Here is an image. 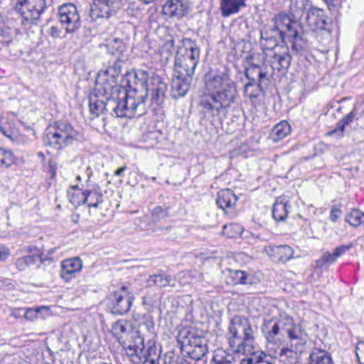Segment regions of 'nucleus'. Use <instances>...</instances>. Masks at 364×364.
<instances>
[{"mask_svg":"<svg viewBox=\"0 0 364 364\" xmlns=\"http://www.w3.org/2000/svg\"><path fill=\"white\" fill-rule=\"evenodd\" d=\"M111 332L133 363L161 364L163 361L164 363H167L166 358L163 359L161 350L158 351L156 342L149 340L145 344L141 330L134 327L129 321H117L112 326Z\"/></svg>","mask_w":364,"mask_h":364,"instance_id":"f257e3e1","label":"nucleus"},{"mask_svg":"<svg viewBox=\"0 0 364 364\" xmlns=\"http://www.w3.org/2000/svg\"><path fill=\"white\" fill-rule=\"evenodd\" d=\"M199 107L203 113L215 117L230 107L237 96L235 83L225 72L205 74Z\"/></svg>","mask_w":364,"mask_h":364,"instance_id":"f03ea898","label":"nucleus"},{"mask_svg":"<svg viewBox=\"0 0 364 364\" xmlns=\"http://www.w3.org/2000/svg\"><path fill=\"white\" fill-rule=\"evenodd\" d=\"M254 331L249 321L240 316L232 319L228 328V339L232 351L248 355L237 364H257L261 359V353L256 355L257 346Z\"/></svg>","mask_w":364,"mask_h":364,"instance_id":"7ed1b4c3","label":"nucleus"},{"mask_svg":"<svg viewBox=\"0 0 364 364\" xmlns=\"http://www.w3.org/2000/svg\"><path fill=\"white\" fill-rule=\"evenodd\" d=\"M124 100L102 98L95 92L90 96V111L94 117L100 116L105 111L113 112L117 117H140L146 112V105L141 103V97H137L134 90L126 95Z\"/></svg>","mask_w":364,"mask_h":364,"instance_id":"20e7f679","label":"nucleus"},{"mask_svg":"<svg viewBox=\"0 0 364 364\" xmlns=\"http://www.w3.org/2000/svg\"><path fill=\"white\" fill-rule=\"evenodd\" d=\"M262 331L267 343L275 346L281 345L286 336L296 349L307 341V334L287 315H281L278 318H265Z\"/></svg>","mask_w":364,"mask_h":364,"instance_id":"39448f33","label":"nucleus"},{"mask_svg":"<svg viewBox=\"0 0 364 364\" xmlns=\"http://www.w3.org/2000/svg\"><path fill=\"white\" fill-rule=\"evenodd\" d=\"M260 44L264 54V61L269 63L273 71H286L289 68L291 57L286 45L279 44L282 37L276 35L265 28L260 31Z\"/></svg>","mask_w":364,"mask_h":364,"instance_id":"423d86ee","label":"nucleus"},{"mask_svg":"<svg viewBox=\"0 0 364 364\" xmlns=\"http://www.w3.org/2000/svg\"><path fill=\"white\" fill-rule=\"evenodd\" d=\"M43 142L56 150H62L82 139L81 133L68 122L55 121L45 130Z\"/></svg>","mask_w":364,"mask_h":364,"instance_id":"0eeeda50","label":"nucleus"},{"mask_svg":"<svg viewBox=\"0 0 364 364\" xmlns=\"http://www.w3.org/2000/svg\"><path fill=\"white\" fill-rule=\"evenodd\" d=\"M200 49L191 40L185 42L184 46L177 51L175 63L174 73L185 76L193 77L195 69L200 59Z\"/></svg>","mask_w":364,"mask_h":364,"instance_id":"6e6552de","label":"nucleus"},{"mask_svg":"<svg viewBox=\"0 0 364 364\" xmlns=\"http://www.w3.org/2000/svg\"><path fill=\"white\" fill-rule=\"evenodd\" d=\"M147 90V87L144 89L142 85L141 90L136 87H131L126 90L124 87L119 86L118 82L113 80H105L103 82H100V76H97L93 92L97 95L98 97H102V98L117 99V101H121L124 100L125 97L127 98L125 95L129 94L131 90H134L137 97H141L142 101L141 103L146 105Z\"/></svg>","mask_w":364,"mask_h":364,"instance_id":"1a4fd4ad","label":"nucleus"},{"mask_svg":"<svg viewBox=\"0 0 364 364\" xmlns=\"http://www.w3.org/2000/svg\"><path fill=\"white\" fill-rule=\"evenodd\" d=\"M273 26L264 27L271 30L276 36L282 37V41L289 36H295L299 30H301L300 23L284 13L277 14L273 18Z\"/></svg>","mask_w":364,"mask_h":364,"instance_id":"9d476101","label":"nucleus"},{"mask_svg":"<svg viewBox=\"0 0 364 364\" xmlns=\"http://www.w3.org/2000/svg\"><path fill=\"white\" fill-rule=\"evenodd\" d=\"M46 6V0H17L14 9L23 21L33 23L39 18Z\"/></svg>","mask_w":364,"mask_h":364,"instance_id":"9b49d317","label":"nucleus"},{"mask_svg":"<svg viewBox=\"0 0 364 364\" xmlns=\"http://www.w3.org/2000/svg\"><path fill=\"white\" fill-rule=\"evenodd\" d=\"M58 18L67 33H73L80 27V16L77 7L73 4L68 3L60 6Z\"/></svg>","mask_w":364,"mask_h":364,"instance_id":"f8f14e48","label":"nucleus"},{"mask_svg":"<svg viewBox=\"0 0 364 364\" xmlns=\"http://www.w3.org/2000/svg\"><path fill=\"white\" fill-rule=\"evenodd\" d=\"M132 303V296L124 286L111 293L107 297V306L114 314L123 315L127 313Z\"/></svg>","mask_w":364,"mask_h":364,"instance_id":"ddd939ff","label":"nucleus"},{"mask_svg":"<svg viewBox=\"0 0 364 364\" xmlns=\"http://www.w3.org/2000/svg\"><path fill=\"white\" fill-rule=\"evenodd\" d=\"M121 5L120 0H94L90 16L93 21L108 18L120 9Z\"/></svg>","mask_w":364,"mask_h":364,"instance_id":"4468645a","label":"nucleus"},{"mask_svg":"<svg viewBox=\"0 0 364 364\" xmlns=\"http://www.w3.org/2000/svg\"><path fill=\"white\" fill-rule=\"evenodd\" d=\"M28 255L19 257L16 261V267L19 271H24L40 261L41 264L48 259L41 250L34 246H28L26 249Z\"/></svg>","mask_w":364,"mask_h":364,"instance_id":"2eb2a0df","label":"nucleus"},{"mask_svg":"<svg viewBox=\"0 0 364 364\" xmlns=\"http://www.w3.org/2000/svg\"><path fill=\"white\" fill-rule=\"evenodd\" d=\"M60 277L66 282L75 278L82 269V262L79 257L64 259L60 264Z\"/></svg>","mask_w":364,"mask_h":364,"instance_id":"dca6fc26","label":"nucleus"},{"mask_svg":"<svg viewBox=\"0 0 364 364\" xmlns=\"http://www.w3.org/2000/svg\"><path fill=\"white\" fill-rule=\"evenodd\" d=\"M192 81V77L185 76L174 73L171 82V96L174 99L182 97L188 92L190 85Z\"/></svg>","mask_w":364,"mask_h":364,"instance_id":"f3484780","label":"nucleus"},{"mask_svg":"<svg viewBox=\"0 0 364 364\" xmlns=\"http://www.w3.org/2000/svg\"><path fill=\"white\" fill-rule=\"evenodd\" d=\"M264 250L272 260L277 262L288 261L292 257L294 253L291 247L286 245H269L265 246Z\"/></svg>","mask_w":364,"mask_h":364,"instance_id":"a211bd4d","label":"nucleus"},{"mask_svg":"<svg viewBox=\"0 0 364 364\" xmlns=\"http://www.w3.org/2000/svg\"><path fill=\"white\" fill-rule=\"evenodd\" d=\"M86 173L87 175L86 180L87 193L89 198L86 200L85 203H87L89 207L97 208L98 205L102 202V194L97 184L90 183L92 170L89 166L86 168Z\"/></svg>","mask_w":364,"mask_h":364,"instance_id":"6ab92c4d","label":"nucleus"},{"mask_svg":"<svg viewBox=\"0 0 364 364\" xmlns=\"http://www.w3.org/2000/svg\"><path fill=\"white\" fill-rule=\"evenodd\" d=\"M237 200V197L234 192L230 189H222L218 193L216 203L218 206L223 210L232 209L235 207Z\"/></svg>","mask_w":364,"mask_h":364,"instance_id":"aec40b11","label":"nucleus"},{"mask_svg":"<svg viewBox=\"0 0 364 364\" xmlns=\"http://www.w3.org/2000/svg\"><path fill=\"white\" fill-rule=\"evenodd\" d=\"M122 71V61L119 60H115L112 64H110L105 70H100L97 76H100V82H105V80L118 82V78L120 77Z\"/></svg>","mask_w":364,"mask_h":364,"instance_id":"412c9836","label":"nucleus"},{"mask_svg":"<svg viewBox=\"0 0 364 364\" xmlns=\"http://www.w3.org/2000/svg\"><path fill=\"white\" fill-rule=\"evenodd\" d=\"M149 86L151 91V100L158 105L161 104L165 97L166 84L157 76L151 79Z\"/></svg>","mask_w":364,"mask_h":364,"instance_id":"4be33fe9","label":"nucleus"},{"mask_svg":"<svg viewBox=\"0 0 364 364\" xmlns=\"http://www.w3.org/2000/svg\"><path fill=\"white\" fill-rule=\"evenodd\" d=\"M186 7L182 0H168L163 6V14L170 17L181 18L184 16Z\"/></svg>","mask_w":364,"mask_h":364,"instance_id":"5701e85b","label":"nucleus"},{"mask_svg":"<svg viewBox=\"0 0 364 364\" xmlns=\"http://www.w3.org/2000/svg\"><path fill=\"white\" fill-rule=\"evenodd\" d=\"M290 205L285 196L277 198L272 208V217L275 220L283 221L288 215Z\"/></svg>","mask_w":364,"mask_h":364,"instance_id":"b1692460","label":"nucleus"},{"mask_svg":"<svg viewBox=\"0 0 364 364\" xmlns=\"http://www.w3.org/2000/svg\"><path fill=\"white\" fill-rule=\"evenodd\" d=\"M246 0H220V9L223 17L237 14L242 7L246 6Z\"/></svg>","mask_w":364,"mask_h":364,"instance_id":"393cba45","label":"nucleus"},{"mask_svg":"<svg viewBox=\"0 0 364 364\" xmlns=\"http://www.w3.org/2000/svg\"><path fill=\"white\" fill-rule=\"evenodd\" d=\"M360 109V105H354L353 109L344 118L337 124V127L332 131L328 132L329 136L337 134L338 137L343 135L345 127L351 124Z\"/></svg>","mask_w":364,"mask_h":364,"instance_id":"a878e982","label":"nucleus"},{"mask_svg":"<svg viewBox=\"0 0 364 364\" xmlns=\"http://www.w3.org/2000/svg\"><path fill=\"white\" fill-rule=\"evenodd\" d=\"M68 196L70 202L75 206L85 204L89 198L87 197V188L83 190L78 185H74L68 190Z\"/></svg>","mask_w":364,"mask_h":364,"instance_id":"bb28decb","label":"nucleus"},{"mask_svg":"<svg viewBox=\"0 0 364 364\" xmlns=\"http://www.w3.org/2000/svg\"><path fill=\"white\" fill-rule=\"evenodd\" d=\"M291 133V127L287 121H282L277 124L271 131L270 139L274 142H278Z\"/></svg>","mask_w":364,"mask_h":364,"instance_id":"cd10ccee","label":"nucleus"},{"mask_svg":"<svg viewBox=\"0 0 364 364\" xmlns=\"http://www.w3.org/2000/svg\"><path fill=\"white\" fill-rule=\"evenodd\" d=\"M287 38H291L292 51L296 54H302L308 48V41L304 37V33L301 30L295 36H289Z\"/></svg>","mask_w":364,"mask_h":364,"instance_id":"c85d7f7f","label":"nucleus"},{"mask_svg":"<svg viewBox=\"0 0 364 364\" xmlns=\"http://www.w3.org/2000/svg\"><path fill=\"white\" fill-rule=\"evenodd\" d=\"M311 6L309 0H290L289 9L294 17H300Z\"/></svg>","mask_w":364,"mask_h":364,"instance_id":"c756f323","label":"nucleus"},{"mask_svg":"<svg viewBox=\"0 0 364 364\" xmlns=\"http://www.w3.org/2000/svg\"><path fill=\"white\" fill-rule=\"evenodd\" d=\"M171 281V277L168 275L154 274L149 277L147 285L150 287L163 288L170 285Z\"/></svg>","mask_w":364,"mask_h":364,"instance_id":"7c9ffc66","label":"nucleus"},{"mask_svg":"<svg viewBox=\"0 0 364 364\" xmlns=\"http://www.w3.org/2000/svg\"><path fill=\"white\" fill-rule=\"evenodd\" d=\"M214 364H237L232 355L228 353L223 349H217L213 357Z\"/></svg>","mask_w":364,"mask_h":364,"instance_id":"2f4dec72","label":"nucleus"},{"mask_svg":"<svg viewBox=\"0 0 364 364\" xmlns=\"http://www.w3.org/2000/svg\"><path fill=\"white\" fill-rule=\"evenodd\" d=\"M345 220L354 227L364 225V213L358 209H354L346 215Z\"/></svg>","mask_w":364,"mask_h":364,"instance_id":"473e14b6","label":"nucleus"},{"mask_svg":"<svg viewBox=\"0 0 364 364\" xmlns=\"http://www.w3.org/2000/svg\"><path fill=\"white\" fill-rule=\"evenodd\" d=\"M309 364H333V360L327 352L319 350L310 355Z\"/></svg>","mask_w":364,"mask_h":364,"instance_id":"72a5a7b5","label":"nucleus"},{"mask_svg":"<svg viewBox=\"0 0 364 364\" xmlns=\"http://www.w3.org/2000/svg\"><path fill=\"white\" fill-rule=\"evenodd\" d=\"M243 231L242 225L237 223H230L223 227L222 233L230 238H237Z\"/></svg>","mask_w":364,"mask_h":364,"instance_id":"f704fd0d","label":"nucleus"},{"mask_svg":"<svg viewBox=\"0 0 364 364\" xmlns=\"http://www.w3.org/2000/svg\"><path fill=\"white\" fill-rule=\"evenodd\" d=\"M107 51L112 55H117V58H119V55L122 54V53L125 50V45L124 43L117 38H114L112 41H110L107 45H106Z\"/></svg>","mask_w":364,"mask_h":364,"instance_id":"c9c22d12","label":"nucleus"},{"mask_svg":"<svg viewBox=\"0 0 364 364\" xmlns=\"http://www.w3.org/2000/svg\"><path fill=\"white\" fill-rule=\"evenodd\" d=\"M14 31L5 25L0 17V43L9 45L13 41Z\"/></svg>","mask_w":364,"mask_h":364,"instance_id":"e433bc0d","label":"nucleus"},{"mask_svg":"<svg viewBox=\"0 0 364 364\" xmlns=\"http://www.w3.org/2000/svg\"><path fill=\"white\" fill-rule=\"evenodd\" d=\"M267 72L263 71L259 65H256L250 66L245 71L246 77L252 82L255 81V77H257L259 82H260L262 79L267 77Z\"/></svg>","mask_w":364,"mask_h":364,"instance_id":"4c0bfd02","label":"nucleus"},{"mask_svg":"<svg viewBox=\"0 0 364 364\" xmlns=\"http://www.w3.org/2000/svg\"><path fill=\"white\" fill-rule=\"evenodd\" d=\"M247 274L241 270H230L228 283L231 284H246Z\"/></svg>","mask_w":364,"mask_h":364,"instance_id":"58836bf2","label":"nucleus"},{"mask_svg":"<svg viewBox=\"0 0 364 364\" xmlns=\"http://www.w3.org/2000/svg\"><path fill=\"white\" fill-rule=\"evenodd\" d=\"M309 20H311L314 23V30L324 31L328 35L331 33V29L328 27V23L326 20L323 18V16H321L319 15H312L311 16L308 17Z\"/></svg>","mask_w":364,"mask_h":364,"instance_id":"ea45409f","label":"nucleus"},{"mask_svg":"<svg viewBox=\"0 0 364 364\" xmlns=\"http://www.w3.org/2000/svg\"><path fill=\"white\" fill-rule=\"evenodd\" d=\"M15 156L10 150L0 147V167L8 168L15 162Z\"/></svg>","mask_w":364,"mask_h":364,"instance_id":"a19ab883","label":"nucleus"},{"mask_svg":"<svg viewBox=\"0 0 364 364\" xmlns=\"http://www.w3.org/2000/svg\"><path fill=\"white\" fill-rule=\"evenodd\" d=\"M189 357L195 360H200L208 352L207 345H202L186 349Z\"/></svg>","mask_w":364,"mask_h":364,"instance_id":"79ce46f5","label":"nucleus"},{"mask_svg":"<svg viewBox=\"0 0 364 364\" xmlns=\"http://www.w3.org/2000/svg\"><path fill=\"white\" fill-rule=\"evenodd\" d=\"M259 83L258 84H254L253 82H250L246 84L244 90L245 95L250 98L251 100L256 99L259 96L261 91Z\"/></svg>","mask_w":364,"mask_h":364,"instance_id":"37998d69","label":"nucleus"},{"mask_svg":"<svg viewBox=\"0 0 364 364\" xmlns=\"http://www.w3.org/2000/svg\"><path fill=\"white\" fill-rule=\"evenodd\" d=\"M48 307L46 306H41L36 308H31L24 309L23 316L28 321H34L38 318V313L41 311H45L46 314L48 313Z\"/></svg>","mask_w":364,"mask_h":364,"instance_id":"c03bdc74","label":"nucleus"},{"mask_svg":"<svg viewBox=\"0 0 364 364\" xmlns=\"http://www.w3.org/2000/svg\"><path fill=\"white\" fill-rule=\"evenodd\" d=\"M173 51H174L173 40L167 41L165 43H164L163 46L161 49V51H160L161 60H168L173 55Z\"/></svg>","mask_w":364,"mask_h":364,"instance_id":"a18cd8bd","label":"nucleus"},{"mask_svg":"<svg viewBox=\"0 0 364 364\" xmlns=\"http://www.w3.org/2000/svg\"><path fill=\"white\" fill-rule=\"evenodd\" d=\"M186 339L188 342L186 346V349L206 345V341L203 337L196 336L194 333H189Z\"/></svg>","mask_w":364,"mask_h":364,"instance_id":"49530a36","label":"nucleus"},{"mask_svg":"<svg viewBox=\"0 0 364 364\" xmlns=\"http://www.w3.org/2000/svg\"><path fill=\"white\" fill-rule=\"evenodd\" d=\"M336 259L337 257L333 252L331 254L326 252L323 253L321 257L316 261V265L321 267L327 264H333Z\"/></svg>","mask_w":364,"mask_h":364,"instance_id":"de8ad7c7","label":"nucleus"},{"mask_svg":"<svg viewBox=\"0 0 364 364\" xmlns=\"http://www.w3.org/2000/svg\"><path fill=\"white\" fill-rule=\"evenodd\" d=\"M355 354L360 364H364V342H358L355 348Z\"/></svg>","mask_w":364,"mask_h":364,"instance_id":"09e8293b","label":"nucleus"},{"mask_svg":"<svg viewBox=\"0 0 364 364\" xmlns=\"http://www.w3.org/2000/svg\"><path fill=\"white\" fill-rule=\"evenodd\" d=\"M352 244L350 243L348 245H341L339 247H337L334 249L333 252L335 255L336 256L337 259L341 257L342 255H343L345 252L348 251L352 247Z\"/></svg>","mask_w":364,"mask_h":364,"instance_id":"8fccbe9b","label":"nucleus"},{"mask_svg":"<svg viewBox=\"0 0 364 364\" xmlns=\"http://www.w3.org/2000/svg\"><path fill=\"white\" fill-rule=\"evenodd\" d=\"M10 252L8 248L3 245H0V262L6 260Z\"/></svg>","mask_w":364,"mask_h":364,"instance_id":"3c124183","label":"nucleus"},{"mask_svg":"<svg viewBox=\"0 0 364 364\" xmlns=\"http://www.w3.org/2000/svg\"><path fill=\"white\" fill-rule=\"evenodd\" d=\"M341 211L340 209L334 208L331 210L330 219L333 222H335L341 215Z\"/></svg>","mask_w":364,"mask_h":364,"instance_id":"603ef678","label":"nucleus"},{"mask_svg":"<svg viewBox=\"0 0 364 364\" xmlns=\"http://www.w3.org/2000/svg\"><path fill=\"white\" fill-rule=\"evenodd\" d=\"M160 214H163L164 216H166V211L161 206L155 207L152 211L153 216L158 217Z\"/></svg>","mask_w":364,"mask_h":364,"instance_id":"864d4df0","label":"nucleus"},{"mask_svg":"<svg viewBox=\"0 0 364 364\" xmlns=\"http://www.w3.org/2000/svg\"><path fill=\"white\" fill-rule=\"evenodd\" d=\"M60 29L57 26H52L50 28V34L53 38L60 37Z\"/></svg>","mask_w":364,"mask_h":364,"instance_id":"5fc2aeb1","label":"nucleus"},{"mask_svg":"<svg viewBox=\"0 0 364 364\" xmlns=\"http://www.w3.org/2000/svg\"><path fill=\"white\" fill-rule=\"evenodd\" d=\"M292 350L289 348H282L279 353V356L280 358H282L284 356H290Z\"/></svg>","mask_w":364,"mask_h":364,"instance_id":"6e6d98bb","label":"nucleus"},{"mask_svg":"<svg viewBox=\"0 0 364 364\" xmlns=\"http://www.w3.org/2000/svg\"><path fill=\"white\" fill-rule=\"evenodd\" d=\"M23 309H16L12 311L11 316L16 318H18L23 316Z\"/></svg>","mask_w":364,"mask_h":364,"instance_id":"4d7b16f0","label":"nucleus"},{"mask_svg":"<svg viewBox=\"0 0 364 364\" xmlns=\"http://www.w3.org/2000/svg\"><path fill=\"white\" fill-rule=\"evenodd\" d=\"M127 169V167L126 166H124L118 169H117L114 172V175L116 176H123L124 172Z\"/></svg>","mask_w":364,"mask_h":364,"instance_id":"13d9d810","label":"nucleus"},{"mask_svg":"<svg viewBox=\"0 0 364 364\" xmlns=\"http://www.w3.org/2000/svg\"><path fill=\"white\" fill-rule=\"evenodd\" d=\"M267 357V355L261 352V359L257 364H274L271 361L264 360V359Z\"/></svg>","mask_w":364,"mask_h":364,"instance_id":"bf43d9fd","label":"nucleus"},{"mask_svg":"<svg viewBox=\"0 0 364 364\" xmlns=\"http://www.w3.org/2000/svg\"><path fill=\"white\" fill-rule=\"evenodd\" d=\"M48 313L46 314L45 311H41L38 313V318H46L47 317H48L49 316L51 315V311H50V308L48 307Z\"/></svg>","mask_w":364,"mask_h":364,"instance_id":"052dcab7","label":"nucleus"},{"mask_svg":"<svg viewBox=\"0 0 364 364\" xmlns=\"http://www.w3.org/2000/svg\"><path fill=\"white\" fill-rule=\"evenodd\" d=\"M56 250H57V247H53V248H50V249L48 250L46 255L44 253V252H42L44 254V255L46 257H48V260H49L50 259L49 256L53 255L56 252Z\"/></svg>","mask_w":364,"mask_h":364,"instance_id":"680f3d73","label":"nucleus"},{"mask_svg":"<svg viewBox=\"0 0 364 364\" xmlns=\"http://www.w3.org/2000/svg\"><path fill=\"white\" fill-rule=\"evenodd\" d=\"M355 105H360V112L359 114L360 117H364V100L362 101L360 103H357Z\"/></svg>","mask_w":364,"mask_h":364,"instance_id":"e2e57ef3","label":"nucleus"},{"mask_svg":"<svg viewBox=\"0 0 364 364\" xmlns=\"http://www.w3.org/2000/svg\"><path fill=\"white\" fill-rule=\"evenodd\" d=\"M247 237L250 238V239H253L254 240H260V237L259 235H255L254 233H252L250 232V237L249 236H247Z\"/></svg>","mask_w":364,"mask_h":364,"instance_id":"0e129e2a","label":"nucleus"},{"mask_svg":"<svg viewBox=\"0 0 364 364\" xmlns=\"http://www.w3.org/2000/svg\"><path fill=\"white\" fill-rule=\"evenodd\" d=\"M168 359H169V361H168V363L169 364H179L177 361L176 360H173L171 361V357H168Z\"/></svg>","mask_w":364,"mask_h":364,"instance_id":"69168bd1","label":"nucleus"},{"mask_svg":"<svg viewBox=\"0 0 364 364\" xmlns=\"http://www.w3.org/2000/svg\"><path fill=\"white\" fill-rule=\"evenodd\" d=\"M76 180H77V181H79V182H80V181H81V180H82L81 176L78 175V176L76 177Z\"/></svg>","mask_w":364,"mask_h":364,"instance_id":"338daca9","label":"nucleus"},{"mask_svg":"<svg viewBox=\"0 0 364 364\" xmlns=\"http://www.w3.org/2000/svg\"><path fill=\"white\" fill-rule=\"evenodd\" d=\"M4 287V282L0 280V289H1Z\"/></svg>","mask_w":364,"mask_h":364,"instance_id":"774afa93","label":"nucleus"}]
</instances>
